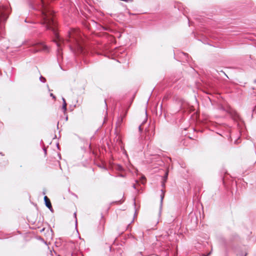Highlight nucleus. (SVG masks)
Masks as SVG:
<instances>
[{
  "instance_id": "1",
  "label": "nucleus",
  "mask_w": 256,
  "mask_h": 256,
  "mask_svg": "<svg viewBox=\"0 0 256 256\" xmlns=\"http://www.w3.org/2000/svg\"><path fill=\"white\" fill-rule=\"evenodd\" d=\"M42 24L44 26L46 29L53 31L55 35L54 41L56 44L60 48L64 40L61 39L56 32V22L54 18V16L51 8L44 2L42 0Z\"/></svg>"
},
{
  "instance_id": "2",
  "label": "nucleus",
  "mask_w": 256,
  "mask_h": 256,
  "mask_svg": "<svg viewBox=\"0 0 256 256\" xmlns=\"http://www.w3.org/2000/svg\"><path fill=\"white\" fill-rule=\"evenodd\" d=\"M33 50L34 52L39 51L48 52V48L44 44H36L34 46Z\"/></svg>"
},
{
  "instance_id": "3",
  "label": "nucleus",
  "mask_w": 256,
  "mask_h": 256,
  "mask_svg": "<svg viewBox=\"0 0 256 256\" xmlns=\"http://www.w3.org/2000/svg\"><path fill=\"white\" fill-rule=\"evenodd\" d=\"M8 18V16L4 8H0V20L5 21Z\"/></svg>"
},
{
  "instance_id": "4",
  "label": "nucleus",
  "mask_w": 256,
  "mask_h": 256,
  "mask_svg": "<svg viewBox=\"0 0 256 256\" xmlns=\"http://www.w3.org/2000/svg\"><path fill=\"white\" fill-rule=\"evenodd\" d=\"M44 200L45 202L46 206L49 208L50 209L52 208V206L50 201V200L48 198L47 196H44Z\"/></svg>"
},
{
  "instance_id": "5",
  "label": "nucleus",
  "mask_w": 256,
  "mask_h": 256,
  "mask_svg": "<svg viewBox=\"0 0 256 256\" xmlns=\"http://www.w3.org/2000/svg\"><path fill=\"white\" fill-rule=\"evenodd\" d=\"M146 135L142 136V138L146 140H151V137L148 134V131L145 130Z\"/></svg>"
},
{
  "instance_id": "6",
  "label": "nucleus",
  "mask_w": 256,
  "mask_h": 256,
  "mask_svg": "<svg viewBox=\"0 0 256 256\" xmlns=\"http://www.w3.org/2000/svg\"><path fill=\"white\" fill-rule=\"evenodd\" d=\"M168 171H167L166 172L165 176L164 178L163 182H162V186L163 187H164V186H165V182H166V180L168 178Z\"/></svg>"
},
{
  "instance_id": "7",
  "label": "nucleus",
  "mask_w": 256,
  "mask_h": 256,
  "mask_svg": "<svg viewBox=\"0 0 256 256\" xmlns=\"http://www.w3.org/2000/svg\"><path fill=\"white\" fill-rule=\"evenodd\" d=\"M62 100H63V104H62V108L63 109L64 112H65L66 110L67 104H66V101L64 98H62Z\"/></svg>"
},
{
  "instance_id": "8",
  "label": "nucleus",
  "mask_w": 256,
  "mask_h": 256,
  "mask_svg": "<svg viewBox=\"0 0 256 256\" xmlns=\"http://www.w3.org/2000/svg\"><path fill=\"white\" fill-rule=\"evenodd\" d=\"M76 32L75 31H72L71 32H70L69 36L70 37H74L76 34Z\"/></svg>"
},
{
  "instance_id": "9",
  "label": "nucleus",
  "mask_w": 256,
  "mask_h": 256,
  "mask_svg": "<svg viewBox=\"0 0 256 256\" xmlns=\"http://www.w3.org/2000/svg\"><path fill=\"white\" fill-rule=\"evenodd\" d=\"M146 178L144 177H142V180H141V182L142 184H144L146 182Z\"/></svg>"
},
{
  "instance_id": "10",
  "label": "nucleus",
  "mask_w": 256,
  "mask_h": 256,
  "mask_svg": "<svg viewBox=\"0 0 256 256\" xmlns=\"http://www.w3.org/2000/svg\"><path fill=\"white\" fill-rule=\"evenodd\" d=\"M50 96L53 98V99H54V100H56V97L54 95V94H53L51 93V94H50Z\"/></svg>"
},
{
  "instance_id": "11",
  "label": "nucleus",
  "mask_w": 256,
  "mask_h": 256,
  "mask_svg": "<svg viewBox=\"0 0 256 256\" xmlns=\"http://www.w3.org/2000/svg\"><path fill=\"white\" fill-rule=\"evenodd\" d=\"M142 128H142V124L140 125V126H139V128H138L139 130H140V132H141V131L142 130Z\"/></svg>"
},
{
  "instance_id": "12",
  "label": "nucleus",
  "mask_w": 256,
  "mask_h": 256,
  "mask_svg": "<svg viewBox=\"0 0 256 256\" xmlns=\"http://www.w3.org/2000/svg\"><path fill=\"white\" fill-rule=\"evenodd\" d=\"M118 168L119 170H122V168L120 166H118Z\"/></svg>"
},
{
  "instance_id": "13",
  "label": "nucleus",
  "mask_w": 256,
  "mask_h": 256,
  "mask_svg": "<svg viewBox=\"0 0 256 256\" xmlns=\"http://www.w3.org/2000/svg\"><path fill=\"white\" fill-rule=\"evenodd\" d=\"M44 230H45V228H42V230H40V232H42Z\"/></svg>"
},
{
  "instance_id": "14",
  "label": "nucleus",
  "mask_w": 256,
  "mask_h": 256,
  "mask_svg": "<svg viewBox=\"0 0 256 256\" xmlns=\"http://www.w3.org/2000/svg\"><path fill=\"white\" fill-rule=\"evenodd\" d=\"M164 193L163 192L162 195V199L164 198Z\"/></svg>"
},
{
  "instance_id": "15",
  "label": "nucleus",
  "mask_w": 256,
  "mask_h": 256,
  "mask_svg": "<svg viewBox=\"0 0 256 256\" xmlns=\"http://www.w3.org/2000/svg\"><path fill=\"white\" fill-rule=\"evenodd\" d=\"M134 187L135 188H136V184H134Z\"/></svg>"
},
{
  "instance_id": "16",
  "label": "nucleus",
  "mask_w": 256,
  "mask_h": 256,
  "mask_svg": "<svg viewBox=\"0 0 256 256\" xmlns=\"http://www.w3.org/2000/svg\"><path fill=\"white\" fill-rule=\"evenodd\" d=\"M210 254V253L208 254L207 255H204L203 256H208Z\"/></svg>"
},
{
  "instance_id": "17",
  "label": "nucleus",
  "mask_w": 256,
  "mask_h": 256,
  "mask_svg": "<svg viewBox=\"0 0 256 256\" xmlns=\"http://www.w3.org/2000/svg\"><path fill=\"white\" fill-rule=\"evenodd\" d=\"M146 118H145L144 122H146Z\"/></svg>"
}]
</instances>
